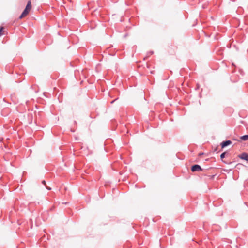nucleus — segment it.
Here are the masks:
<instances>
[{"mask_svg": "<svg viewBox=\"0 0 248 248\" xmlns=\"http://www.w3.org/2000/svg\"><path fill=\"white\" fill-rule=\"evenodd\" d=\"M31 9V1H29L27 3V4L25 7V9L20 15L19 18L22 19L24 17L26 16L29 13Z\"/></svg>", "mask_w": 248, "mask_h": 248, "instance_id": "f257e3e1", "label": "nucleus"}, {"mask_svg": "<svg viewBox=\"0 0 248 248\" xmlns=\"http://www.w3.org/2000/svg\"><path fill=\"white\" fill-rule=\"evenodd\" d=\"M226 153L225 152H224L223 153H222L220 155V158L221 159H223V158H224L225 157V155Z\"/></svg>", "mask_w": 248, "mask_h": 248, "instance_id": "0eeeda50", "label": "nucleus"}, {"mask_svg": "<svg viewBox=\"0 0 248 248\" xmlns=\"http://www.w3.org/2000/svg\"><path fill=\"white\" fill-rule=\"evenodd\" d=\"M231 144H232V142L230 140H227V141H224V142H222L221 144V147L224 148V147H225L229 145H230Z\"/></svg>", "mask_w": 248, "mask_h": 248, "instance_id": "20e7f679", "label": "nucleus"}, {"mask_svg": "<svg viewBox=\"0 0 248 248\" xmlns=\"http://www.w3.org/2000/svg\"><path fill=\"white\" fill-rule=\"evenodd\" d=\"M3 30V27H1L0 28V36H1L3 34V33L2 32Z\"/></svg>", "mask_w": 248, "mask_h": 248, "instance_id": "423d86ee", "label": "nucleus"}, {"mask_svg": "<svg viewBox=\"0 0 248 248\" xmlns=\"http://www.w3.org/2000/svg\"><path fill=\"white\" fill-rule=\"evenodd\" d=\"M202 170L201 167L198 165H194L191 168V170L192 171H201Z\"/></svg>", "mask_w": 248, "mask_h": 248, "instance_id": "7ed1b4c3", "label": "nucleus"}, {"mask_svg": "<svg viewBox=\"0 0 248 248\" xmlns=\"http://www.w3.org/2000/svg\"><path fill=\"white\" fill-rule=\"evenodd\" d=\"M46 188H47L48 190H51V188H50V187H46Z\"/></svg>", "mask_w": 248, "mask_h": 248, "instance_id": "1a4fd4ad", "label": "nucleus"}, {"mask_svg": "<svg viewBox=\"0 0 248 248\" xmlns=\"http://www.w3.org/2000/svg\"><path fill=\"white\" fill-rule=\"evenodd\" d=\"M238 157L243 160L248 161V154L246 153H243L238 155Z\"/></svg>", "mask_w": 248, "mask_h": 248, "instance_id": "f03ea898", "label": "nucleus"}, {"mask_svg": "<svg viewBox=\"0 0 248 248\" xmlns=\"http://www.w3.org/2000/svg\"><path fill=\"white\" fill-rule=\"evenodd\" d=\"M42 183H43L44 185H46V182H45V181H44H44H42Z\"/></svg>", "mask_w": 248, "mask_h": 248, "instance_id": "6e6552de", "label": "nucleus"}, {"mask_svg": "<svg viewBox=\"0 0 248 248\" xmlns=\"http://www.w3.org/2000/svg\"><path fill=\"white\" fill-rule=\"evenodd\" d=\"M240 139L243 140H248V135L241 136Z\"/></svg>", "mask_w": 248, "mask_h": 248, "instance_id": "39448f33", "label": "nucleus"}]
</instances>
